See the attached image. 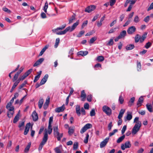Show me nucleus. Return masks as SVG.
Returning a JSON list of instances; mask_svg holds the SVG:
<instances>
[{"label": "nucleus", "instance_id": "f257e3e1", "mask_svg": "<svg viewBox=\"0 0 153 153\" xmlns=\"http://www.w3.org/2000/svg\"><path fill=\"white\" fill-rule=\"evenodd\" d=\"M79 24V21H77L75 23H74L71 27L69 26L67 28L64 30L63 31V33H66L68 31L71 32L73 31L76 28V26Z\"/></svg>", "mask_w": 153, "mask_h": 153}, {"label": "nucleus", "instance_id": "f03ea898", "mask_svg": "<svg viewBox=\"0 0 153 153\" xmlns=\"http://www.w3.org/2000/svg\"><path fill=\"white\" fill-rule=\"evenodd\" d=\"M48 139V134L46 131L44 134V136L42 140L40 143L39 148V150H42L43 146L46 143Z\"/></svg>", "mask_w": 153, "mask_h": 153}, {"label": "nucleus", "instance_id": "7ed1b4c3", "mask_svg": "<svg viewBox=\"0 0 153 153\" xmlns=\"http://www.w3.org/2000/svg\"><path fill=\"white\" fill-rule=\"evenodd\" d=\"M53 131L54 135L56 137L57 140L59 141L60 140L61 138L62 137L63 134L62 133H59L58 126H56L53 127Z\"/></svg>", "mask_w": 153, "mask_h": 153}, {"label": "nucleus", "instance_id": "20e7f679", "mask_svg": "<svg viewBox=\"0 0 153 153\" xmlns=\"http://www.w3.org/2000/svg\"><path fill=\"white\" fill-rule=\"evenodd\" d=\"M141 126V123L139 122H138L137 124H135L132 129V134H136L139 130Z\"/></svg>", "mask_w": 153, "mask_h": 153}, {"label": "nucleus", "instance_id": "39448f33", "mask_svg": "<svg viewBox=\"0 0 153 153\" xmlns=\"http://www.w3.org/2000/svg\"><path fill=\"white\" fill-rule=\"evenodd\" d=\"M102 111L107 115L110 116L111 114V109L107 106L104 105L102 107Z\"/></svg>", "mask_w": 153, "mask_h": 153}, {"label": "nucleus", "instance_id": "423d86ee", "mask_svg": "<svg viewBox=\"0 0 153 153\" xmlns=\"http://www.w3.org/2000/svg\"><path fill=\"white\" fill-rule=\"evenodd\" d=\"M131 145L129 141L126 142L124 144H122L121 149L123 150H124L126 149L130 148L131 147Z\"/></svg>", "mask_w": 153, "mask_h": 153}, {"label": "nucleus", "instance_id": "0eeeda50", "mask_svg": "<svg viewBox=\"0 0 153 153\" xmlns=\"http://www.w3.org/2000/svg\"><path fill=\"white\" fill-rule=\"evenodd\" d=\"M92 126L91 124L90 123H87L85 125L80 131V133L83 134L88 129L91 128Z\"/></svg>", "mask_w": 153, "mask_h": 153}, {"label": "nucleus", "instance_id": "6e6552de", "mask_svg": "<svg viewBox=\"0 0 153 153\" xmlns=\"http://www.w3.org/2000/svg\"><path fill=\"white\" fill-rule=\"evenodd\" d=\"M63 28H62L60 27H57V28L54 29H53L52 30V31L53 32L56 33L57 35H63L65 33H63V31H64V30L62 31H59L58 30H62Z\"/></svg>", "mask_w": 153, "mask_h": 153}, {"label": "nucleus", "instance_id": "1a4fd4ad", "mask_svg": "<svg viewBox=\"0 0 153 153\" xmlns=\"http://www.w3.org/2000/svg\"><path fill=\"white\" fill-rule=\"evenodd\" d=\"M63 28H62L60 27H57V28L54 29H53L52 30V31L53 32L56 33L57 35H63L65 33H63V31H64V30L62 31H59L58 30H62Z\"/></svg>", "mask_w": 153, "mask_h": 153}, {"label": "nucleus", "instance_id": "9d476101", "mask_svg": "<svg viewBox=\"0 0 153 153\" xmlns=\"http://www.w3.org/2000/svg\"><path fill=\"white\" fill-rule=\"evenodd\" d=\"M136 30V28L134 26H132L129 27L127 31L129 34H132Z\"/></svg>", "mask_w": 153, "mask_h": 153}, {"label": "nucleus", "instance_id": "9b49d317", "mask_svg": "<svg viewBox=\"0 0 153 153\" xmlns=\"http://www.w3.org/2000/svg\"><path fill=\"white\" fill-rule=\"evenodd\" d=\"M109 139V137H107L100 143V148H102L106 145Z\"/></svg>", "mask_w": 153, "mask_h": 153}, {"label": "nucleus", "instance_id": "f8f14e48", "mask_svg": "<svg viewBox=\"0 0 153 153\" xmlns=\"http://www.w3.org/2000/svg\"><path fill=\"white\" fill-rule=\"evenodd\" d=\"M95 8V6L91 5L90 6H88L85 8V11L89 13L94 10Z\"/></svg>", "mask_w": 153, "mask_h": 153}, {"label": "nucleus", "instance_id": "ddd939ff", "mask_svg": "<svg viewBox=\"0 0 153 153\" xmlns=\"http://www.w3.org/2000/svg\"><path fill=\"white\" fill-rule=\"evenodd\" d=\"M30 123H27L25 126L24 134L25 135H26L29 130L30 126Z\"/></svg>", "mask_w": 153, "mask_h": 153}, {"label": "nucleus", "instance_id": "4468645a", "mask_svg": "<svg viewBox=\"0 0 153 153\" xmlns=\"http://www.w3.org/2000/svg\"><path fill=\"white\" fill-rule=\"evenodd\" d=\"M65 108V105L63 104L61 107L56 108L55 109V111L56 112H60L63 111L64 110Z\"/></svg>", "mask_w": 153, "mask_h": 153}, {"label": "nucleus", "instance_id": "2eb2a0df", "mask_svg": "<svg viewBox=\"0 0 153 153\" xmlns=\"http://www.w3.org/2000/svg\"><path fill=\"white\" fill-rule=\"evenodd\" d=\"M48 77V74H45L44 76V77L41 80L40 83L41 85H43L46 82L47 80V79Z\"/></svg>", "mask_w": 153, "mask_h": 153}, {"label": "nucleus", "instance_id": "dca6fc26", "mask_svg": "<svg viewBox=\"0 0 153 153\" xmlns=\"http://www.w3.org/2000/svg\"><path fill=\"white\" fill-rule=\"evenodd\" d=\"M44 59L43 58H41L37 60L33 65L34 67H36L41 64L44 61Z\"/></svg>", "mask_w": 153, "mask_h": 153}, {"label": "nucleus", "instance_id": "f3484780", "mask_svg": "<svg viewBox=\"0 0 153 153\" xmlns=\"http://www.w3.org/2000/svg\"><path fill=\"white\" fill-rule=\"evenodd\" d=\"M32 116L33 121H36L37 120L38 118V116L35 111H33L32 113Z\"/></svg>", "mask_w": 153, "mask_h": 153}, {"label": "nucleus", "instance_id": "a211bd4d", "mask_svg": "<svg viewBox=\"0 0 153 153\" xmlns=\"http://www.w3.org/2000/svg\"><path fill=\"white\" fill-rule=\"evenodd\" d=\"M73 91L74 90L73 89H72L70 91V93L69 94V95H68V96L67 97L66 99L65 102V105H67L68 104L69 102V98L71 96V95L73 92Z\"/></svg>", "mask_w": 153, "mask_h": 153}, {"label": "nucleus", "instance_id": "6ab92c4d", "mask_svg": "<svg viewBox=\"0 0 153 153\" xmlns=\"http://www.w3.org/2000/svg\"><path fill=\"white\" fill-rule=\"evenodd\" d=\"M88 53V52L87 51H79L77 53L78 55H80L82 56H84L87 55Z\"/></svg>", "mask_w": 153, "mask_h": 153}, {"label": "nucleus", "instance_id": "aec40b11", "mask_svg": "<svg viewBox=\"0 0 153 153\" xmlns=\"http://www.w3.org/2000/svg\"><path fill=\"white\" fill-rule=\"evenodd\" d=\"M86 95L85 93L84 90H82L81 91V97L82 98V101H84L86 97Z\"/></svg>", "mask_w": 153, "mask_h": 153}, {"label": "nucleus", "instance_id": "412c9836", "mask_svg": "<svg viewBox=\"0 0 153 153\" xmlns=\"http://www.w3.org/2000/svg\"><path fill=\"white\" fill-rule=\"evenodd\" d=\"M146 107L148 111L150 112H152L153 111V107L151 104L147 103L146 105Z\"/></svg>", "mask_w": 153, "mask_h": 153}, {"label": "nucleus", "instance_id": "4be33fe9", "mask_svg": "<svg viewBox=\"0 0 153 153\" xmlns=\"http://www.w3.org/2000/svg\"><path fill=\"white\" fill-rule=\"evenodd\" d=\"M76 113L78 116H79L81 114L80 107L79 105H77L76 106Z\"/></svg>", "mask_w": 153, "mask_h": 153}, {"label": "nucleus", "instance_id": "5701e85b", "mask_svg": "<svg viewBox=\"0 0 153 153\" xmlns=\"http://www.w3.org/2000/svg\"><path fill=\"white\" fill-rule=\"evenodd\" d=\"M125 111V109H122L120 110L119 115L118 116V119L121 118L122 117Z\"/></svg>", "mask_w": 153, "mask_h": 153}, {"label": "nucleus", "instance_id": "b1692460", "mask_svg": "<svg viewBox=\"0 0 153 153\" xmlns=\"http://www.w3.org/2000/svg\"><path fill=\"white\" fill-rule=\"evenodd\" d=\"M143 97L142 96H141L139 98L137 103V108L140 106L141 105L142 103L143 102Z\"/></svg>", "mask_w": 153, "mask_h": 153}, {"label": "nucleus", "instance_id": "393cba45", "mask_svg": "<svg viewBox=\"0 0 153 153\" xmlns=\"http://www.w3.org/2000/svg\"><path fill=\"white\" fill-rule=\"evenodd\" d=\"M37 73L38 74L35 76V79L33 80L34 82H36L39 80L40 77V76L42 74V71H40L39 72H38Z\"/></svg>", "mask_w": 153, "mask_h": 153}, {"label": "nucleus", "instance_id": "a878e982", "mask_svg": "<svg viewBox=\"0 0 153 153\" xmlns=\"http://www.w3.org/2000/svg\"><path fill=\"white\" fill-rule=\"evenodd\" d=\"M74 127L72 126L69 127L68 128V133L69 135H71L73 134L74 132Z\"/></svg>", "mask_w": 153, "mask_h": 153}, {"label": "nucleus", "instance_id": "bb28decb", "mask_svg": "<svg viewBox=\"0 0 153 153\" xmlns=\"http://www.w3.org/2000/svg\"><path fill=\"white\" fill-rule=\"evenodd\" d=\"M126 32L125 30H123L120 33L119 36L120 38V39L124 38L126 36Z\"/></svg>", "mask_w": 153, "mask_h": 153}, {"label": "nucleus", "instance_id": "cd10ccee", "mask_svg": "<svg viewBox=\"0 0 153 153\" xmlns=\"http://www.w3.org/2000/svg\"><path fill=\"white\" fill-rule=\"evenodd\" d=\"M31 145V143L29 142L27 145L26 146L25 148L24 152L25 153H28V152L29 151L30 148V146Z\"/></svg>", "mask_w": 153, "mask_h": 153}, {"label": "nucleus", "instance_id": "c85d7f7f", "mask_svg": "<svg viewBox=\"0 0 153 153\" xmlns=\"http://www.w3.org/2000/svg\"><path fill=\"white\" fill-rule=\"evenodd\" d=\"M147 33H145L143 34L142 36L141 37L140 36V42L141 43H142L143 42L145 39L146 37Z\"/></svg>", "mask_w": 153, "mask_h": 153}, {"label": "nucleus", "instance_id": "c756f323", "mask_svg": "<svg viewBox=\"0 0 153 153\" xmlns=\"http://www.w3.org/2000/svg\"><path fill=\"white\" fill-rule=\"evenodd\" d=\"M134 46L133 44H129L126 47V49L127 50H130L134 48Z\"/></svg>", "mask_w": 153, "mask_h": 153}, {"label": "nucleus", "instance_id": "7c9ffc66", "mask_svg": "<svg viewBox=\"0 0 153 153\" xmlns=\"http://www.w3.org/2000/svg\"><path fill=\"white\" fill-rule=\"evenodd\" d=\"M135 100V97H133L131 98L130 100L128 102V106L131 107L132 105Z\"/></svg>", "mask_w": 153, "mask_h": 153}, {"label": "nucleus", "instance_id": "2f4dec72", "mask_svg": "<svg viewBox=\"0 0 153 153\" xmlns=\"http://www.w3.org/2000/svg\"><path fill=\"white\" fill-rule=\"evenodd\" d=\"M44 102V100L43 99H40L38 102V106L39 109L42 107Z\"/></svg>", "mask_w": 153, "mask_h": 153}, {"label": "nucleus", "instance_id": "473e14b6", "mask_svg": "<svg viewBox=\"0 0 153 153\" xmlns=\"http://www.w3.org/2000/svg\"><path fill=\"white\" fill-rule=\"evenodd\" d=\"M132 116L131 114H128L126 117L125 118V121H126L127 120H130L132 119Z\"/></svg>", "mask_w": 153, "mask_h": 153}, {"label": "nucleus", "instance_id": "72a5a7b5", "mask_svg": "<svg viewBox=\"0 0 153 153\" xmlns=\"http://www.w3.org/2000/svg\"><path fill=\"white\" fill-rule=\"evenodd\" d=\"M125 137V135H123V136L120 137L118 138L117 141V143H120L124 139Z\"/></svg>", "mask_w": 153, "mask_h": 153}, {"label": "nucleus", "instance_id": "f704fd0d", "mask_svg": "<svg viewBox=\"0 0 153 153\" xmlns=\"http://www.w3.org/2000/svg\"><path fill=\"white\" fill-rule=\"evenodd\" d=\"M140 36L138 34H137L135 37V42L136 43L138 42L139 41H140Z\"/></svg>", "mask_w": 153, "mask_h": 153}, {"label": "nucleus", "instance_id": "c9c22d12", "mask_svg": "<svg viewBox=\"0 0 153 153\" xmlns=\"http://www.w3.org/2000/svg\"><path fill=\"white\" fill-rule=\"evenodd\" d=\"M19 113H18L15 117L13 119V123H16L19 120Z\"/></svg>", "mask_w": 153, "mask_h": 153}, {"label": "nucleus", "instance_id": "e433bc0d", "mask_svg": "<svg viewBox=\"0 0 153 153\" xmlns=\"http://www.w3.org/2000/svg\"><path fill=\"white\" fill-rule=\"evenodd\" d=\"M141 65L140 62H137V69L138 71H140L141 70Z\"/></svg>", "mask_w": 153, "mask_h": 153}, {"label": "nucleus", "instance_id": "4c0bfd02", "mask_svg": "<svg viewBox=\"0 0 153 153\" xmlns=\"http://www.w3.org/2000/svg\"><path fill=\"white\" fill-rule=\"evenodd\" d=\"M113 38H111L106 44L107 45L111 46L113 44Z\"/></svg>", "mask_w": 153, "mask_h": 153}, {"label": "nucleus", "instance_id": "58836bf2", "mask_svg": "<svg viewBox=\"0 0 153 153\" xmlns=\"http://www.w3.org/2000/svg\"><path fill=\"white\" fill-rule=\"evenodd\" d=\"M59 41H60V39H59V38H57V39H56V40L55 43L54 45L55 48H56L59 45Z\"/></svg>", "mask_w": 153, "mask_h": 153}, {"label": "nucleus", "instance_id": "ea45409f", "mask_svg": "<svg viewBox=\"0 0 153 153\" xmlns=\"http://www.w3.org/2000/svg\"><path fill=\"white\" fill-rule=\"evenodd\" d=\"M97 60L98 62H102L104 60V58L102 56H99L97 57Z\"/></svg>", "mask_w": 153, "mask_h": 153}, {"label": "nucleus", "instance_id": "a19ab883", "mask_svg": "<svg viewBox=\"0 0 153 153\" xmlns=\"http://www.w3.org/2000/svg\"><path fill=\"white\" fill-rule=\"evenodd\" d=\"M52 126L51 125H50V126H49V125H48V133L49 134H50L52 132Z\"/></svg>", "mask_w": 153, "mask_h": 153}, {"label": "nucleus", "instance_id": "79ce46f5", "mask_svg": "<svg viewBox=\"0 0 153 153\" xmlns=\"http://www.w3.org/2000/svg\"><path fill=\"white\" fill-rule=\"evenodd\" d=\"M75 15L74 14L72 15V17L71 18L69 19V24H71L73 22V21L75 19Z\"/></svg>", "mask_w": 153, "mask_h": 153}, {"label": "nucleus", "instance_id": "37998d69", "mask_svg": "<svg viewBox=\"0 0 153 153\" xmlns=\"http://www.w3.org/2000/svg\"><path fill=\"white\" fill-rule=\"evenodd\" d=\"M48 4L47 2V1L45 3V6L44 7V8H43V10L45 13H46L47 12V10L48 8Z\"/></svg>", "mask_w": 153, "mask_h": 153}, {"label": "nucleus", "instance_id": "c03bdc74", "mask_svg": "<svg viewBox=\"0 0 153 153\" xmlns=\"http://www.w3.org/2000/svg\"><path fill=\"white\" fill-rule=\"evenodd\" d=\"M14 114V111H9L7 112V115L8 117L11 118L13 116V115Z\"/></svg>", "mask_w": 153, "mask_h": 153}, {"label": "nucleus", "instance_id": "a18cd8bd", "mask_svg": "<svg viewBox=\"0 0 153 153\" xmlns=\"http://www.w3.org/2000/svg\"><path fill=\"white\" fill-rule=\"evenodd\" d=\"M152 45V43L150 42H148L147 43L145 46V48L146 49L149 48Z\"/></svg>", "mask_w": 153, "mask_h": 153}, {"label": "nucleus", "instance_id": "49530a36", "mask_svg": "<svg viewBox=\"0 0 153 153\" xmlns=\"http://www.w3.org/2000/svg\"><path fill=\"white\" fill-rule=\"evenodd\" d=\"M27 81H24V82L21 85H20L19 86V89H21V88H23L25 86V85L26 84H27Z\"/></svg>", "mask_w": 153, "mask_h": 153}, {"label": "nucleus", "instance_id": "de8ad7c7", "mask_svg": "<svg viewBox=\"0 0 153 153\" xmlns=\"http://www.w3.org/2000/svg\"><path fill=\"white\" fill-rule=\"evenodd\" d=\"M119 101L120 102V103L121 104H122L124 101V100L123 98L122 97V95H120L119 97Z\"/></svg>", "mask_w": 153, "mask_h": 153}, {"label": "nucleus", "instance_id": "09e8293b", "mask_svg": "<svg viewBox=\"0 0 153 153\" xmlns=\"http://www.w3.org/2000/svg\"><path fill=\"white\" fill-rule=\"evenodd\" d=\"M97 39V37H94L92 38L90 40L89 42V43L90 44H92L94 43V42Z\"/></svg>", "mask_w": 153, "mask_h": 153}, {"label": "nucleus", "instance_id": "8fccbe9b", "mask_svg": "<svg viewBox=\"0 0 153 153\" xmlns=\"http://www.w3.org/2000/svg\"><path fill=\"white\" fill-rule=\"evenodd\" d=\"M78 143L76 142L74 143L73 145V149L74 150H76L78 147Z\"/></svg>", "mask_w": 153, "mask_h": 153}, {"label": "nucleus", "instance_id": "3c124183", "mask_svg": "<svg viewBox=\"0 0 153 153\" xmlns=\"http://www.w3.org/2000/svg\"><path fill=\"white\" fill-rule=\"evenodd\" d=\"M54 150L56 153H61V151L59 148L58 147H56L54 149Z\"/></svg>", "mask_w": 153, "mask_h": 153}, {"label": "nucleus", "instance_id": "603ef678", "mask_svg": "<svg viewBox=\"0 0 153 153\" xmlns=\"http://www.w3.org/2000/svg\"><path fill=\"white\" fill-rule=\"evenodd\" d=\"M117 131H118V130L117 129H114L113 130V132H110L109 133V136L111 137L112 136L114 135L116 132Z\"/></svg>", "mask_w": 153, "mask_h": 153}, {"label": "nucleus", "instance_id": "864d4df0", "mask_svg": "<svg viewBox=\"0 0 153 153\" xmlns=\"http://www.w3.org/2000/svg\"><path fill=\"white\" fill-rule=\"evenodd\" d=\"M89 137V135L88 134H87L86 135V137L84 140V143H87L88 141V139Z\"/></svg>", "mask_w": 153, "mask_h": 153}, {"label": "nucleus", "instance_id": "5fc2aeb1", "mask_svg": "<svg viewBox=\"0 0 153 153\" xmlns=\"http://www.w3.org/2000/svg\"><path fill=\"white\" fill-rule=\"evenodd\" d=\"M140 20L138 16H135L134 18V21L136 23H137Z\"/></svg>", "mask_w": 153, "mask_h": 153}, {"label": "nucleus", "instance_id": "6e6d98bb", "mask_svg": "<svg viewBox=\"0 0 153 153\" xmlns=\"http://www.w3.org/2000/svg\"><path fill=\"white\" fill-rule=\"evenodd\" d=\"M95 114V110L94 109H92L90 111V115L91 117L94 116Z\"/></svg>", "mask_w": 153, "mask_h": 153}, {"label": "nucleus", "instance_id": "4d7b16f0", "mask_svg": "<svg viewBox=\"0 0 153 153\" xmlns=\"http://www.w3.org/2000/svg\"><path fill=\"white\" fill-rule=\"evenodd\" d=\"M126 128H127V126L126 125L124 126H123V127L122 129V131H121V133L122 134H124V133H125V131L126 130Z\"/></svg>", "mask_w": 153, "mask_h": 153}, {"label": "nucleus", "instance_id": "13d9d810", "mask_svg": "<svg viewBox=\"0 0 153 153\" xmlns=\"http://www.w3.org/2000/svg\"><path fill=\"white\" fill-rule=\"evenodd\" d=\"M85 33V31L84 30H82L80 31L79 33L78 34L77 36L78 37H80L81 36L84 34Z\"/></svg>", "mask_w": 153, "mask_h": 153}, {"label": "nucleus", "instance_id": "bf43d9fd", "mask_svg": "<svg viewBox=\"0 0 153 153\" xmlns=\"http://www.w3.org/2000/svg\"><path fill=\"white\" fill-rule=\"evenodd\" d=\"M116 1V0H110V5L111 6H113L115 3Z\"/></svg>", "mask_w": 153, "mask_h": 153}, {"label": "nucleus", "instance_id": "052dcab7", "mask_svg": "<svg viewBox=\"0 0 153 153\" xmlns=\"http://www.w3.org/2000/svg\"><path fill=\"white\" fill-rule=\"evenodd\" d=\"M112 126V122H111L108 126V129L109 131H110L111 130Z\"/></svg>", "mask_w": 153, "mask_h": 153}, {"label": "nucleus", "instance_id": "680f3d73", "mask_svg": "<svg viewBox=\"0 0 153 153\" xmlns=\"http://www.w3.org/2000/svg\"><path fill=\"white\" fill-rule=\"evenodd\" d=\"M3 10L4 11L7 12L8 13H11V11L10 10H9L8 8L6 7H3Z\"/></svg>", "mask_w": 153, "mask_h": 153}, {"label": "nucleus", "instance_id": "e2e57ef3", "mask_svg": "<svg viewBox=\"0 0 153 153\" xmlns=\"http://www.w3.org/2000/svg\"><path fill=\"white\" fill-rule=\"evenodd\" d=\"M32 71V69H30L29 70H28L27 72H26L25 74H26L27 76H28L29 75L31 72Z\"/></svg>", "mask_w": 153, "mask_h": 153}, {"label": "nucleus", "instance_id": "0e129e2a", "mask_svg": "<svg viewBox=\"0 0 153 153\" xmlns=\"http://www.w3.org/2000/svg\"><path fill=\"white\" fill-rule=\"evenodd\" d=\"M32 71V69H30L29 70H28L27 72H26L25 74H26L27 76H28L29 75L31 72Z\"/></svg>", "mask_w": 153, "mask_h": 153}, {"label": "nucleus", "instance_id": "69168bd1", "mask_svg": "<svg viewBox=\"0 0 153 153\" xmlns=\"http://www.w3.org/2000/svg\"><path fill=\"white\" fill-rule=\"evenodd\" d=\"M88 23V21L86 20L82 24L81 28L82 29H83L85 26H86Z\"/></svg>", "mask_w": 153, "mask_h": 153}, {"label": "nucleus", "instance_id": "338daca9", "mask_svg": "<svg viewBox=\"0 0 153 153\" xmlns=\"http://www.w3.org/2000/svg\"><path fill=\"white\" fill-rule=\"evenodd\" d=\"M92 100V97L91 95H88L87 97V100L88 102H91Z\"/></svg>", "mask_w": 153, "mask_h": 153}, {"label": "nucleus", "instance_id": "774afa93", "mask_svg": "<svg viewBox=\"0 0 153 153\" xmlns=\"http://www.w3.org/2000/svg\"><path fill=\"white\" fill-rule=\"evenodd\" d=\"M153 9V2L150 5L149 7L147 9L148 11H149L150 10Z\"/></svg>", "mask_w": 153, "mask_h": 153}]
</instances>
